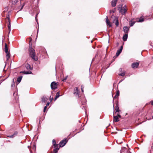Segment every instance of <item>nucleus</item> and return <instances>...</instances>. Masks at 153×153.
Masks as SVG:
<instances>
[{
  "instance_id": "nucleus-18",
  "label": "nucleus",
  "mask_w": 153,
  "mask_h": 153,
  "mask_svg": "<svg viewBox=\"0 0 153 153\" xmlns=\"http://www.w3.org/2000/svg\"><path fill=\"white\" fill-rule=\"evenodd\" d=\"M8 7H6L5 8H4V10L3 11L2 13V16H4V15L5 13L6 12H7L8 10Z\"/></svg>"
},
{
  "instance_id": "nucleus-55",
  "label": "nucleus",
  "mask_w": 153,
  "mask_h": 153,
  "mask_svg": "<svg viewBox=\"0 0 153 153\" xmlns=\"http://www.w3.org/2000/svg\"><path fill=\"white\" fill-rule=\"evenodd\" d=\"M38 30H37V34L38 33Z\"/></svg>"
},
{
  "instance_id": "nucleus-56",
  "label": "nucleus",
  "mask_w": 153,
  "mask_h": 153,
  "mask_svg": "<svg viewBox=\"0 0 153 153\" xmlns=\"http://www.w3.org/2000/svg\"><path fill=\"white\" fill-rule=\"evenodd\" d=\"M118 42H117V45H118Z\"/></svg>"
},
{
  "instance_id": "nucleus-58",
  "label": "nucleus",
  "mask_w": 153,
  "mask_h": 153,
  "mask_svg": "<svg viewBox=\"0 0 153 153\" xmlns=\"http://www.w3.org/2000/svg\"><path fill=\"white\" fill-rule=\"evenodd\" d=\"M127 147H128V144H127Z\"/></svg>"
},
{
  "instance_id": "nucleus-60",
  "label": "nucleus",
  "mask_w": 153,
  "mask_h": 153,
  "mask_svg": "<svg viewBox=\"0 0 153 153\" xmlns=\"http://www.w3.org/2000/svg\"><path fill=\"white\" fill-rule=\"evenodd\" d=\"M152 118H153V116H152Z\"/></svg>"
},
{
  "instance_id": "nucleus-5",
  "label": "nucleus",
  "mask_w": 153,
  "mask_h": 153,
  "mask_svg": "<svg viewBox=\"0 0 153 153\" xmlns=\"http://www.w3.org/2000/svg\"><path fill=\"white\" fill-rule=\"evenodd\" d=\"M74 94H75L76 96L79 97V91L78 88L77 87H75L74 89Z\"/></svg>"
},
{
  "instance_id": "nucleus-36",
  "label": "nucleus",
  "mask_w": 153,
  "mask_h": 153,
  "mask_svg": "<svg viewBox=\"0 0 153 153\" xmlns=\"http://www.w3.org/2000/svg\"><path fill=\"white\" fill-rule=\"evenodd\" d=\"M7 19L8 22L10 21V18L9 17V13H8L7 15Z\"/></svg>"
},
{
  "instance_id": "nucleus-26",
  "label": "nucleus",
  "mask_w": 153,
  "mask_h": 153,
  "mask_svg": "<svg viewBox=\"0 0 153 153\" xmlns=\"http://www.w3.org/2000/svg\"><path fill=\"white\" fill-rule=\"evenodd\" d=\"M20 73H23L25 74H28V71H20Z\"/></svg>"
},
{
  "instance_id": "nucleus-16",
  "label": "nucleus",
  "mask_w": 153,
  "mask_h": 153,
  "mask_svg": "<svg viewBox=\"0 0 153 153\" xmlns=\"http://www.w3.org/2000/svg\"><path fill=\"white\" fill-rule=\"evenodd\" d=\"M128 36V34L126 33L125 34H124L123 35V40L124 41H126L127 39Z\"/></svg>"
},
{
  "instance_id": "nucleus-9",
  "label": "nucleus",
  "mask_w": 153,
  "mask_h": 153,
  "mask_svg": "<svg viewBox=\"0 0 153 153\" xmlns=\"http://www.w3.org/2000/svg\"><path fill=\"white\" fill-rule=\"evenodd\" d=\"M120 153H130L129 150H127L124 147L121 150V152Z\"/></svg>"
},
{
  "instance_id": "nucleus-50",
  "label": "nucleus",
  "mask_w": 153,
  "mask_h": 153,
  "mask_svg": "<svg viewBox=\"0 0 153 153\" xmlns=\"http://www.w3.org/2000/svg\"><path fill=\"white\" fill-rule=\"evenodd\" d=\"M120 71H121L122 70V69L120 68Z\"/></svg>"
},
{
  "instance_id": "nucleus-8",
  "label": "nucleus",
  "mask_w": 153,
  "mask_h": 153,
  "mask_svg": "<svg viewBox=\"0 0 153 153\" xmlns=\"http://www.w3.org/2000/svg\"><path fill=\"white\" fill-rule=\"evenodd\" d=\"M116 106L115 108V109L116 111V113L117 112H119L120 111V110L119 109V104H118V102L117 101H116L115 102Z\"/></svg>"
},
{
  "instance_id": "nucleus-13",
  "label": "nucleus",
  "mask_w": 153,
  "mask_h": 153,
  "mask_svg": "<svg viewBox=\"0 0 153 153\" xmlns=\"http://www.w3.org/2000/svg\"><path fill=\"white\" fill-rule=\"evenodd\" d=\"M18 134V132L17 131H15L14 132V134L11 135H8L7 136V137H10L11 138H13L14 137Z\"/></svg>"
},
{
  "instance_id": "nucleus-37",
  "label": "nucleus",
  "mask_w": 153,
  "mask_h": 153,
  "mask_svg": "<svg viewBox=\"0 0 153 153\" xmlns=\"http://www.w3.org/2000/svg\"><path fill=\"white\" fill-rule=\"evenodd\" d=\"M83 99L84 100V102H83L82 101V100H81V102L82 103V105H84L85 103V102H86V100H85V99L84 98H83Z\"/></svg>"
},
{
  "instance_id": "nucleus-11",
  "label": "nucleus",
  "mask_w": 153,
  "mask_h": 153,
  "mask_svg": "<svg viewBox=\"0 0 153 153\" xmlns=\"http://www.w3.org/2000/svg\"><path fill=\"white\" fill-rule=\"evenodd\" d=\"M113 22L115 24V25H116L117 26L119 25V23L118 22V18L117 17H114V18L113 20Z\"/></svg>"
},
{
  "instance_id": "nucleus-40",
  "label": "nucleus",
  "mask_w": 153,
  "mask_h": 153,
  "mask_svg": "<svg viewBox=\"0 0 153 153\" xmlns=\"http://www.w3.org/2000/svg\"><path fill=\"white\" fill-rule=\"evenodd\" d=\"M53 97H52L51 96L50 97V102H51L53 100Z\"/></svg>"
},
{
  "instance_id": "nucleus-42",
  "label": "nucleus",
  "mask_w": 153,
  "mask_h": 153,
  "mask_svg": "<svg viewBox=\"0 0 153 153\" xmlns=\"http://www.w3.org/2000/svg\"><path fill=\"white\" fill-rule=\"evenodd\" d=\"M52 143H56V142L55 140L53 139L52 140Z\"/></svg>"
},
{
  "instance_id": "nucleus-28",
  "label": "nucleus",
  "mask_w": 153,
  "mask_h": 153,
  "mask_svg": "<svg viewBox=\"0 0 153 153\" xmlns=\"http://www.w3.org/2000/svg\"><path fill=\"white\" fill-rule=\"evenodd\" d=\"M68 76H66L62 80L63 82H65L68 78Z\"/></svg>"
},
{
  "instance_id": "nucleus-54",
  "label": "nucleus",
  "mask_w": 153,
  "mask_h": 153,
  "mask_svg": "<svg viewBox=\"0 0 153 153\" xmlns=\"http://www.w3.org/2000/svg\"><path fill=\"white\" fill-rule=\"evenodd\" d=\"M114 105H113V107H114Z\"/></svg>"
},
{
  "instance_id": "nucleus-33",
  "label": "nucleus",
  "mask_w": 153,
  "mask_h": 153,
  "mask_svg": "<svg viewBox=\"0 0 153 153\" xmlns=\"http://www.w3.org/2000/svg\"><path fill=\"white\" fill-rule=\"evenodd\" d=\"M116 96H117V97L119 96L120 95V91L119 90L117 91V92L116 94Z\"/></svg>"
},
{
  "instance_id": "nucleus-43",
  "label": "nucleus",
  "mask_w": 153,
  "mask_h": 153,
  "mask_svg": "<svg viewBox=\"0 0 153 153\" xmlns=\"http://www.w3.org/2000/svg\"><path fill=\"white\" fill-rule=\"evenodd\" d=\"M47 108V107L46 106H45L44 107V109H43V112H45V111H46V110Z\"/></svg>"
},
{
  "instance_id": "nucleus-49",
  "label": "nucleus",
  "mask_w": 153,
  "mask_h": 153,
  "mask_svg": "<svg viewBox=\"0 0 153 153\" xmlns=\"http://www.w3.org/2000/svg\"><path fill=\"white\" fill-rule=\"evenodd\" d=\"M151 104L152 105H153V101H152L151 102Z\"/></svg>"
},
{
  "instance_id": "nucleus-48",
  "label": "nucleus",
  "mask_w": 153,
  "mask_h": 153,
  "mask_svg": "<svg viewBox=\"0 0 153 153\" xmlns=\"http://www.w3.org/2000/svg\"><path fill=\"white\" fill-rule=\"evenodd\" d=\"M121 6H122V5H121V6H119L118 7V8H120V7H121Z\"/></svg>"
},
{
  "instance_id": "nucleus-34",
  "label": "nucleus",
  "mask_w": 153,
  "mask_h": 153,
  "mask_svg": "<svg viewBox=\"0 0 153 153\" xmlns=\"http://www.w3.org/2000/svg\"><path fill=\"white\" fill-rule=\"evenodd\" d=\"M25 3H23V5L21 7V8H20V9L19 10H21L23 8L24 6H25Z\"/></svg>"
},
{
  "instance_id": "nucleus-53",
  "label": "nucleus",
  "mask_w": 153,
  "mask_h": 153,
  "mask_svg": "<svg viewBox=\"0 0 153 153\" xmlns=\"http://www.w3.org/2000/svg\"><path fill=\"white\" fill-rule=\"evenodd\" d=\"M1 135L0 134V137H1Z\"/></svg>"
},
{
  "instance_id": "nucleus-12",
  "label": "nucleus",
  "mask_w": 153,
  "mask_h": 153,
  "mask_svg": "<svg viewBox=\"0 0 153 153\" xmlns=\"http://www.w3.org/2000/svg\"><path fill=\"white\" fill-rule=\"evenodd\" d=\"M123 30L126 34H128L129 30V27L127 26H125L123 28Z\"/></svg>"
},
{
  "instance_id": "nucleus-44",
  "label": "nucleus",
  "mask_w": 153,
  "mask_h": 153,
  "mask_svg": "<svg viewBox=\"0 0 153 153\" xmlns=\"http://www.w3.org/2000/svg\"><path fill=\"white\" fill-rule=\"evenodd\" d=\"M28 74H32L33 73L31 71H30V72L28 71Z\"/></svg>"
},
{
  "instance_id": "nucleus-30",
  "label": "nucleus",
  "mask_w": 153,
  "mask_h": 153,
  "mask_svg": "<svg viewBox=\"0 0 153 153\" xmlns=\"http://www.w3.org/2000/svg\"><path fill=\"white\" fill-rule=\"evenodd\" d=\"M119 75L120 76H124L125 75V73H121L120 74H119Z\"/></svg>"
},
{
  "instance_id": "nucleus-24",
  "label": "nucleus",
  "mask_w": 153,
  "mask_h": 153,
  "mask_svg": "<svg viewBox=\"0 0 153 153\" xmlns=\"http://www.w3.org/2000/svg\"><path fill=\"white\" fill-rule=\"evenodd\" d=\"M22 76L19 77L17 79V82L19 83L21 81Z\"/></svg>"
},
{
  "instance_id": "nucleus-7",
  "label": "nucleus",
  "mask_w": 153,
  "mask_h": 153,
  "mask_svg": "<svg viewBox=\"0 0 153 153\" xmlns=\"http://www.w3.org/2000/svg\"><path fill=\"white\" fill-rule=\"evenodd\" d=\"M139 64V63L138 62H134L131 64V67L133 68H136L138 67Z\"/></svg>"
},
{
  "instance_id": "nucleus-51",
  "label": "nucleus",
  "mask_w": 153,
  "mask_h": 153,
  "mask_svg": "<svg viewBox=\"0 0 153 153\" xmlns=\"http://www.w3.org/2000/svg\"><path fill=\"white\" fill-rule=\"evenodd\" d=\"M121 0V1L123 2V1L124 0Z\"/></svg>"
},
{
  "instance_id": "nucleus-45",
  "label": "nucleus",
  "mask_w": 153,
  "mask_h": 153,
  "mask_svg": "<svg viewBox=\"0 0 153 153\" xmlns=\"http://www.w3.org/2000/svg\"><path fill=\"white\" fill-rule=\"evenodd\" d=\"M50 104V102H48L47 103V104L46 105V106H46V107H47V106H48Z\"/></svg>"
},
{
  "instance_id": "nucleus-10",
  "label": "nucleus",
  "mask_w": 153,
  "mask_h": 153,
  "mask_svg": "<svg viewBox=\"0 0 153 153\" xmlns=\"http://www.w3.org/2000/svg\"><path fill=\"white\" fill-rule=\"evenodd\" d=\"M27 70H32L33 68L31 67L30 65L28 63H27L25 66Z\"/></svg>"
},
{
  "instance_id": "nucleus-25",
  "label": "nucleus",
  "mask_w": 153,
  "mask_h": 153,
  "mask_svg": "<svg viewBox=\"0 0 153 153\" xmlns=\"http://www.w3.org/2000/svg\"><path fill=\"white\" fill-rule=\"evenodd\" d=\"M144 21V18L142 17H140L139 19L138 22H141Z\"/></svg>"
},
{
  "instance_id": "nucleus-41",
  "label": "nucleus",
  "mask_w": 153,
  "mask_h": 153,
  "mask_svg": "<svg viewBox=\"0 0 153 153\" xmlns=\"http://www.w3.org/2000/svg\"><path fill=\"white\" fill-rule=\"evenodd\" d=\"M116 142H117V143L120 144V143H123V142L122 141L119 142L118 141V140H117Z\"/></svg>"
},
{
  "instance_id": "nucleus-3",
  "label": "nucleus",
  "mask_w": 153,
  "mask_h": 153,
  "mask_svg": "<svg viewBox=\"0 0 153 153\" xmlns=\"http://www.w3.org/2000/svg\"><path fill=\"white\" fill-rule=\"evenodd\" d=\"M118 10L120 11V13L122 15L124 14L127 11L126 5L124 6L123 8H122V6H121L120 8H118Z\"/></svg>"
},
{
  "instance_id": "nucleus-59",
  "label": "nucleus",
  "mask_w": 153,
  "mask_h": 153,
  "mask_svg": "<svg viewBox=\"0 0 153 153\" xmlns=\"http://www.w3.org/2000/svg\"><path fill=\"white\" fill-rule=\"evenodd\" d=\"M94 59H93L92 61L94 60Z\"/></svg>"
},
{
  "instance_id": "nucleus-4",
  "label": "nucleus",
  "mask_w": 153,
  "mask_h": 153,
  "mask_svg": "<svg viewBox=\"0 0 153 153\" xmlns=\"http://www.w3.org/2000/svg\"><path fill=\"white\" fill-rule=\"evenodd\" d=\"M51 86L52 90L55 89L57 87V84L55 82H53L51 83Z\"/></svg>"
},
{
  "instance_id": "nucleus-47",
  "label": "nucleus",
  "mask_w": 153,
  "mask_h": 153,
  "mask_svg": "<svg viewBox=\"0 0 153 153\" xmlns=\"http://www.w3.org/2000/svg\"><path fill=\"white\" fill-rule=\"evenodd\" d=\"M117 96H116V95L115 94V96H114V97L113 98H117Z\"/></svg>"
},
{
  "instance_id": "nucleus-20",
  "label": "nucleus",
  "mask_w": 153,
  "mask_h": 153,
  "mask_svg": "<svg viewBox=\"0 0 153 153\" xmlns=\"http://www.w3.org/2000/svg\"><path fill=\"white\" fill-rule=\"evenodd\" d=\"M9 24L8 26V29L9 30V33L11 31V23L10 21H9Z\"/></svg>"
},
{
  "instance_id": "nucleus-14",
  "label": "nucleus",
  "mask_w": 153,
  "mask_h": 153,
  "mask_svg": "<svg viewBox=\"0 0 153 153\" xmlns=\"http://www.w3.org/2000/svg\"><path fill=\"white\" fill-rule=\"evenodd\" d=\"M117 1V0H114L111 1V3L112 7H114L116 6Z\"/></svg>"
},
{
  "instance_id": "nucleus-23",
  "label": "nucleus",
  "mask_w": 153,
  "mask_h": 153,
  "mask_svg": "<svg viewBox=\"0 0 153 153\" xmlns=\"http://www.w3.org/2000/svg\"><path fill=\"white\" fill-rule=\"evenodd\" d=\"M5 51L6 53H8V48L6 44H5Z\"/></svg>"
},
{
  "instance_id": "nucleus-1",
  "label": "nucleus",
  "mask_w": 153,
  "mask_h": 153,
  "mask_svg": "<svg viewBox=\"0 0 153 153\" xmlns=\"http://www.w3.org/2000/svg\"><path fill=\"white\" fill-rule=\"evenodd\" d=\"M32 40H30L29 46L28 51L29 55L31 58L35 61L38 60V58L35 56V52L34 49L32 48V44L31 42Z\"/></svg>"
},
{
  "instance_id": "nucleus-38",
  "label": "nucleus",
  "mask_w": 153,
  "mask_h": 153,
  "mask_svg": "<svg viewBox=\"0 0 153 153\" xmlns=\"http://www.w3.org/2000/svg\"><path fill=\"white\" fill-rule=\"evenodd\" d=\"M38 15V13L37 14H36V15L35 16V19H36V21L37 22V23L38 24V22H37V15Z\"/></svg>"
},
{
  "instance_id": "nucleus-15",
  "label": "nucleus",
  "mask_w": 153,
  "mask_h": 153,
  "mask_svg": "<svg viewBox=\"0 0 153 153\" xmlns=\"http://www.w3.org/2000/svg\"><path fill=\"white\" fill-rule=\"evenodd\" d=\"M48 100V99L45 97H43L42 98V102H45Z\"/></svg>"
},
{
  "instance_id": "nucleus-17",
  "label": "nucleus",
  "mask_w": 153,
  "mask_h": 153,
  "mask_svg": "<svg viewBox=\"0 0 153 153\" xmlns=\"http://www.w3.org/2000/svg\"><path fill=\"white\" fill-rule=\"evenodd\" d=\"M68 140L65 138L61 140L59 143H66L68 142Z\"/></svg>"
},
{
  "instance_id": "nucleus-52",
  "label": "nucleus",
  "mask_w": 153,
  "mask_h": 153,
  "mask_svg": "<svg viewBox=\"0 0 153 153\" xmlns=\"http://www.w3.org/2000/svg\"><path fill=\"white\" fill-rule=\"evenodd\" d=\"M6 64H5V66H4V68H5V66H6Z\"/></svg>"
},
{
  "instance_id": "nucleus-29",
  "label": "nucleus",
  "mask_w": 153,
  "mask_h": 153,
  "mask_svg": "<svg viewBox=\"0 0 153 153\" xmlns=\"http://www.w3.org/2000/svg\"><path fill=\"white\" fill-rule=\"evenodd\" d=\"M36 145L35 144H34L33 145V147H32V149L34 150H35L36 149Z\"/></svg>"
},
{
  "instance_id": "nucleus-35",
  "label": "nucleus",
  "mask_w": 153,
  "mask_h": 153,
  "mask_svg": "<svg viewBox=\"0 0 153 153\" xmlns=\"http://www.w3.org/2000/svg\"><path fill=\"white\" fill-rule=\"evenodd\" d=\"M84 88V86L83 85H82L81 86V91H82V92H84V90L83 89Z\"/></svg>"
},
{
  "instance_id": "nucleus-46",
  "label": "nucleus",
  "mask_w": 153,
  "mask_h": 153,
  "mask_svg": "<svg viewBox=\"0 0 153 153\" xmlns=\"http://www.w3.org/2000/svg\"><path fill=\"white\" fill-rule=\"evenodd\" d=\"M117 117H121V115L120 114H117Z\"/></svg>"
},
{
  "instance_id": "nucleus-6",
  "label": "nucleus",
  "mask_w": 153,
  "mask_h": 153,
  "mask_svg": "<svg viewBox=\"0 0 153 153\" xmlns=\"http://www.w3.org/2000/svg\"><path fill=\"white\" fill-rule=\"evenodd\" d=\"M123 46H121L120 48L117 50V51L116 54V56H118L121 53L123 49Z\"/></svg>"
},
{
  "instance_id": "nucleus-27",
  "label": "nucleus",
  "mask_w": 153,
  "mask_h": 153,
  "mask_svg": "<svg viewBox=\"0 0 153 153\" xmlns=\"http://www.w3.org/2000/svg\"><path fill=\"white\" fill-rule=\"evenodd\" d=\"M6 53L7 54L6 55V56L7 57V60H8L9 59L10 57V53L8 52Z\"/></svg>"
},
{
  "instance_id": "nucleus-19",
  "label": "nucleus",
  "mask_w": 153,
  "mask_h": 153,
  "mask_svg": "<svg viewBox=\"0 0 153 153\" xmlns=\"http://www.w3.org/2000/svg\"><path fill=\"white\" fill-rule=\"evenodd\" d=\"M60 92L59 91L58 92L56 95L54 99V100L55 101L60 96L59 95Z\"/></svg>"
},
{
  "instance_id": "nucleus-57",
  "label": "nucleus",
  "mask_w": 153,
  "mask_h": 153,
  "mask_svg": "<svg viewBox=\"0 0 153 153\" xmlns=\"http://www.w3.org/2000/svg\"><path fill=\"white\" fill-rule=\"evenodd\" d=\"M29 146H28V147L29 148Z\"/></svg>"
},
{
  "instance_id": "nucleus-21",
  "label": "nucleus",
  "mask_w": 153,
  "mask_h": 153,
  "mask_svg": "<svg viewBox=\"0 0 153 153\" xmlns=\"http://www.w3.org/2000/svg\"><path fill=\"white\" fill-rule=\"evenodd\" d=\"M106 23L107 24V25H109L110 27H111V24H110V22L108 20L107 17H106Z\"/></svg>"
},
{
  "instance_id": "nucleus-39",
  "label": "nucleus",
  "mask_w": 153,
  "mask_h": 153,
  "mask_svg": "<svg viewBox=\"0 0 153 153\" xmlns=\"http://www.w3.org/2000/svg\"><path fill=\"white\" fill-rule=\"evenodd\" d=\"M15 86V83L14 82V79H13V83L11 84V87H14Z\"/></svg>"
},
{
  "instance_id": "nucleus-31",
  "label": "nucleus",
  "mask_w": 153,
  "mask_h": 153,
  "mask_svg": "<svg viewBox=\"0 0 153 153\" xmlns=\"http://www.w3.org/2000/svg\"><path fill=\"white\" fill-rule=\"evenodd\" d=\"M18 1V0H13V4H16L17 3Z\"/></svg>"
},
{
  "instance_id": "nucleus-22",
  "label": "nucleus",
  "mask_w": 153,
  "mask_h": 153,
  "mask_svg": "<svg viewBox=\"0 0 153 153\" xmlns=\"http://www.w3.org/2000/svg\"><path fill=\"white\" fill-rule=\"evenodd\" d=\"M114 121L115 122H117L119 121L118 117L117 116L114 117Z\"/></svg>"
},
{
  "instance_id": "nucleus-2",
  "label": "nucleus",
  "mask_w": 153,
  "mask_h": 153,
  "mask_svg": "<svg viewBox=\"0 0 153 153\" xmlns=\"http://www.w3.org/2000/svg\"><path fill=\"white\" fill-rule=\"evenodd\" d=\"M65 145V144H53L54 148L53 152H51L50 153H57L59 149L60 146L62 147Z\"/></svg>"
},
{
  "instance_id": "nucleus-32",
  "label": "nucleus",
  "mask_w": 153,
  "mask_h": 153,
  "mask_svg": "<svg viewBox=\"0 0 153 153\" xmlns=\"http://www.w3.org/2000/svg\"><path fill=\"white\" fill-rule=\"evenodd\" d=\"M134 23H135V22H131V23L130 25V26L131 27L132 26L134 25Z\"/></svg>"
}]
</instances>
